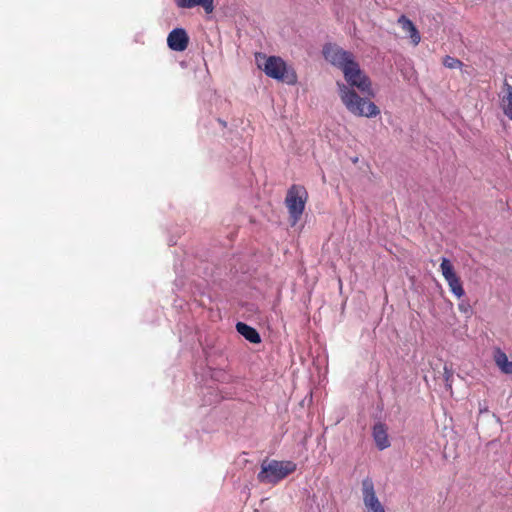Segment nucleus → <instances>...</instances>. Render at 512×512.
Returning a JSON list of instances; mask_svg holds the SVG:
<instances>
[{"mask_svg": "<svg viewBox=\"0 0 512 512\" xmlns=\"http://www.w3.org/2000/svg\"><path fill=\"white\" fill-rule=\"evenodd\" d=\"M447 284L452 294L458 299L462 298L465 295V291L459 276L455 279L448 281Z\"/></svg>", "mask_w": 512, "mask_h": 512, "instance_id": "nucleus-13", "label": "nucleus"}, {"mask_svg": "<svg viewBox=\"0 0 512 512\" xmlns=\"http://www.w3.org/2000/svg\"><path fill=\"white\" fill-rule=\"evenodd\" d=\"M372 435H373L374 441L376 443V446L380 450H384L390 446V442H389L388 434H387V427L385 424L380 423V422L376 423L373 426Z\"/></svg>", "mask_w": 512, "mask_h": 512, "instance_id": "nucleus-8", "label": "nucleus"}, {"mask_svg": "<svg viewBox=\"0 0 512 512\" xmlns=\"http://www.w3.org/2000/svg\"><path fill=\"white\" fill-rule=\"evenodd\" d=\"M236 330L246 340L253 344H258L261 342V337L258 331L255 328L247 325L246 323L238 322L236 324Z\"/></svg>", "mask_w": 512, "mask_h": 512, "instance_id": "nucleus-9", "label": "nucleus"}, {"mask_svg": "<svg viewBox=\"0 0 512 512\" xmlns=\"http://www.w3.org/2000/svg\"><path fill=\"white\" fill-rule=\"evenodd\" d=\"M504 112L512 120V86L507 84V94L504 97Z\"/></svg>", "mask_w": 512, "mask_h": 512, "instance_id": "nucleus-14", "label": "nucleus"}, {"mask_svg": "<svg viewBox=\"0 0 512 512\" xmlns=\"http://www.w3.org/2000/svg\"><path fill=\"white\" fill-rule=\"evenodd\" d=\"M397 24L406 33L407 37H409L411 43L414 46H417L421 42V35L419 30L408 17H406L405 15H401L397 19Z\"/></svg>", "mask_w": 512, "mask_h": 512, "instance_id": "nucleus-7", "label": "nucleus"}, {"mask_svg": "<svg viewBox=\"0 0 512 512\" xmlns=\"http://www.w3.org/2000/svg\"><path fill=\"white\" fill-rule=\"evenodd\" d=\"M358 161V158H354L353 162L356 163Z\"/></svg>", "mask_w": 512, "mask_h": 512, "instance_id": "nucleus-17", "label": "nucleus"}, {"mask_svg": "<svg viewBox=\"0 0 512 512\" xmlns=\"http://www.w3.org/2000/svg\"><path fill=\"white\" fill-rule=\"evenodd\" d=\"M440 271L446 282L458 277L457 273L455 272L453 264L449 259L445 257L441 259Z\"/></svg>", "mask_w": 512, "mask_h": 512, "instance_id": "nucleus-12", "label": "nucleus"}, {"mask_svg": "<svg viewBox=\"0 0 512 512\" xmlns=\"http://www.w3.org/2000/svg\"><path fill=\"white\" fill-rule=\"evenodd\" d=\"M493 359L496 366L504 374H512V361L508 360V357L504 351L500 348H496L493 353Z\"/></svg>", "mask_w": 512, "mask_h": 512, "instance_id": "nucleus-10", "label": "nucleus"}, {"mask_svg": "<svg viewBox=\"0 0 512 512\" xmlns=\"http://www.w3.org/2000/svg\"><path fill=\"white\" fill-rule=\"evenodd\" d=\"M167 44L171 50L182 52L188 47L189 37L183 28H176L169 33Z\"/></svg>", "mask_w": 512, "mask_h": 512, "instance_id": "nucleus-6", "label": "nucleus"}, {"mask_svg": "<svg viewBox=\"0 0 512 512\" xmlns=\"http://www.w3.org/2000/svg\"><path fill=\"white\" fill-rule=\"evenodd\" d=\"M443 65L449 69H461L464 64L459 59L452 56H445L442 61Z\"/></svg>", "mask_w": 512, "mask_h": 512, "instance_id": "nucleus-15", "label": "nucleus"}, {"mask_svg": "<svg viewBox=\"0 0 512 512\" xmlns=\"http://www.w3.org/2000/svg\"><path fill=\"white\" fill-rule=\"evenodd\" d=\"M307 200L308 192L304 186L294 184L288 189L285 197V205L293 224L300 220L305 210Z\"/></svg>", "mask_w": 512, "mask_h": 512, "instance_id": "nucleus-4", "label": "nucleus"}, {"mask_svg": "<svg viewBox=\"0 0 512 512\" xmlns=\"http://www.w3.org/2000/svg\"><path fill=\"white\" fill-rule=\"evenodd\" d=\"M363 502L368 512H385V509L376 496L373 481L365 478L362 481Z\"/></svg>", "mask_w": 512, "mask_h": 512, "instance_id": "nucleus-5", "label": "nucleus"}, {"mask_svg": "<svg viewBox=\"0 0 512 512\" xmlns=\"http://www.w3.org/2000/svg\"><path fill=\"white\" fill-rule=\"evenodd\" d=\"M458 308H459V310H460V311H462V312H467L469 307H468V306H466V305H464V304H459V305H458Z\"/></svg>", "mask_w": 512, "mask_h": 512, "instance_id": "nucleus-16", "label": "nucleus"}, {"mask_svg": "<svg viewBox=\"0 0 512 512\" xmlns=\"http://www.w3.org/2000/svg\"><path fill=\"white\" fill-rule=\"evenodd\" d=\"M179 8H193L202 6L206 13H212L214 10V0H175Z\"/></svg>", "mask_w": 512, "mask_h": 512, "instance_id": "nucleus-11", "label": "nucleus"}, {"mask_svg": "<svg viewBox=\"0 0 512 512\" xmlns=\"http://www.w3.org/2000/svg\"><path fill=\"white\" fill-rule=\"evenodd\" d=\"M265 74L273 79L293 85L297 82L295 70L288 67L286 62L278 56H269L263 66Z\"/></svg>", "mask_w": 512, "mask_h": 512, "instance_id": "nucleus-3", "label": "nucleus"}, {"mask_svg": "<svg viewBox=\"0 0 512 512\" xmlns=\"http://www.w3.org/2000/svg\"><path fill=\"white\" fill-rule=\"evenodd\" d=\"M296 463L293 461L264 460L261 463V470L257 475L260 483L277 484L296 470Z\"/></svg>", "mask_w": 512, "mask_h": 512, "instance_id": "nucleus-2", "label": "nucleus"}, {"mask_svg": "<svg viewBox=\"0 0 512 512\" xmlns=\"http://www.w3.org/2000/svg\"><path fill=\"white\" fill-rule=\"evenodd\" d=\"M324 58L340 69L347 84L337 83L342 102L355 115L372 117L379 114L378 107L370 101L373 97L370 78L361 70L355 56L336 44L328 43L323 47Z\"/></svg>", "mask_w": 512, "mask_h": 512, "instance_id": "nucleus-1", "label": "nucleus"}]
</instances>
